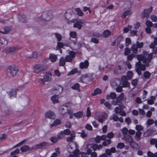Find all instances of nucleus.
Here are the masks:
<instances>
[{
    "instance_id": "obj_1",
    "label": "nucleus",
    "mask_w": 157,
    "mask_h": 157,
    "mask_svg": "<svg viewBox=\"0 0 157 157\" xmlns=\"http://www.w3.org/2000/svg\"><path fill=\"white\" fill-rule=\"evenodd\" d=\"M152 53L148 55L147 59L142 55L137 56V58L139 62L136 63L135 70L139 75H141V71H144L146 69V66H148L149 62L152 59Z\"/></svg>"
},
{
    "instance_id": "obj_2",
    "label": "nucleus",
    "mask_w": 157,
    "mask_h": 157,
    "mask_svg": "<svg viewBox=\"0 0 157 157\" xmlns=\"http://www.w3.org/2000/svg\"><path fill=\"white\" fill-rule=\"evenodd\" d=\"M18 72L17 68L14 67H9L6 71V74L8 77L12 78L15 76Z\"/></svg>"
},
{
    "instance_id": "obj_3",
    "label": "nucleus",
    "mask_w": 157,
    "mask_h": 157,
    "mask_svg": "<svg viewBox=\"0 0 157 157\" xmlns=\"http://www.w3.org/2000/svg\"><path fill=\"white\" fill-rule=\"evenodd\" d=\"M45 70L44 67L41 64H36L33 67V71L36 74L41 72Z\"/></svg>"
},
{
    "instance_id": "obj_4",
    "label": "nucleus",
    "mask_w": 157,
    "mask_h": 157,
    "mask_svg": "<svg viewBox=\"0 0 157 157\" xmlns=\"http://www.w3.org/2000/svg\"><path fill=\"white\" fill-rule=\"evenodd\" d=\"M91 76L88 74L83 75L80 78V81L85 83H87L91 82Z\"/></svg>"
},
{
    "instance_id": "obj_5",
    "label": "nucleus",
    "mask_w": 157,
    "mask_h": 157,
    "mask_svg": "<svg viewBox=\"0 0 157 157\" xmlns=\"http://www.w3.org/2000/svg\"><path fill=\"white\" fill-rule=\"evenodd\" d=\"M144 44L143 42L140 43L137 41L136 44H133L131 48V50L134 53H136L137 52L138 48H141L143 46Z\"/></svg>"
},
{
    "instance_id": "obj_6",
    "label": "nucleus",
    "mask_w": 157,
    "mask_h": 157,
    "mask_svg": "<svg viewBox=\"0 0 157 157\" xmlns=\"http://www.w3.org/2000/svg\"><path fill=\"white\" fill-rule=\"evenodd\" d=\"M85 21L83 19H77L73 25V27L75 28H77L79 29H80L82 27V25L85 23Z\"/></svg>"
},
{
    "instance_id": "obj_7",
    "label": "nucleus",
    "mask_w": 157,
    "mask_h": 157,
    "mask_svg": "<svg viewBox=\"0 0 157 157\" xmlns=\"http://www.w3.org/2000/svg\"><path fill=\"white\" fill-rule=\"evenodd\" d=\"M124 137L125 140L131 143V145L132 147H134V146H137V144L134 142H133V139L131 136L129 135H124Z\"/></svg>"
},
{
    "instance_id": "obj_8",
    "label": "nucleus",
    "mask_w": 157,
    "mask_h": 157,
    "mask_svg": "<svg viewBox=\"0 0 157 157\" xmlns=\"http://www.w3.org/2000/svg\"><path fill=\"white\" fill-rule=\"evenodd\" d=\"M49 145V143L46 142H41L39 144H38L34 145L33 147V149L34 150H35L37 148H42L43 147H45L48 146Z\"/></svg>"
},
{
    "instance_id": "obj_9",
    "label": "nucleus",
    "mask_w": 157,
    "mask_h": 157,
    "mask_svg": "<svg viewBox=\"0 0 157 157\" xmlns=\"http://www.w3.org/2000/svg\"><path fill=\"white\" fill-rule=\"evenodd\" d=\"M152 10V7H151L148 9L145 10L142 13V17L143 18H147L149 17V13L151 12Z\"/></svg>"
},
{
    "instance_id": "obj_10",
    "label": "nucleus",
    "mask_w": 157,
    "mask_h": 157,
    "mask_svg": "<svg viewBox=\"0 0 157 157\" xmlns=\"http://www.w3.org/2000/svg\"><path fill=\"white\" fill-rule=\"evenodd\" d=\"M121 80L122 82V86L123 87H129L130 85V83L128 82L127 77L125 75H123L121 77Z\"/></svg>"
},
{
    "instance_id": "obj_11",
    "label": "nucleus",
    "mask_w": 157,
    "mask_h": 157,
    "mask_svg": "<svg viewBox=\"0 0 157 157\" xmlns=\"http://www.w3.org/2000/svg\"><path fill=\"white\" fill-rule=\"evenodd\" d=\"M63 89L62 86L59 85H56L53 89V90L58 95L61 94L63 91Z\"/></svg>"
},
{
    "instance_id": "obj_12",
    "label": "nucleus",
    "mask_w": 157,
    "mask_h": 157,
    "mask_svg": "<svg viewBox=\"0 0 157 157\" xmlns=\"http://www.w3.org/2000/svg\"><path fill=\"white\" fill-rule=\"evenodd\" d=\"M45 116L46 117L52 119H54L56 117L54 113L51 111L46 112L45 113Z\"/></svg>"
},
{
    "instance_id": "obj_13",
    "label": "nucleus",
    "mask_w": 157,
    "mask_h": 157,
    "mask_svg": "<svg viewBox=\"0 0 157 157\" xmlns=\"http://www.w3.org/2000/svg\"><path fill=\"white\" fill-rule=\"evenodd\" d=\"M132 14V12L130 10L125 11L121 15V17L124 18L126 17H129Z\"/></svg>"
},
{
    "instance_id": "obj_14",
    "label": "nucleus",
    "mask_w": 157,
    "mask_h": 157,
    "mask_svg": "<svg viewBox=\"0 0 157 157\" xmlns=\"http://www.w3.org/2000/svg\"><path fill=\"white\" fill-rule=\"evenodd\" d=\"M67 107L66 106L63 105L60 106L59 112L61 114L64 115L67 112Z\"/></svg>"
},
{
    "instance_id": "obj_15",
    "label": "nucleus",
    "mask_w": 157,
    "mask_h": 157,
    "mask_svg": "<svg viewBox=\"0 0 157 157\" xmlns=\"http://www.w3.org/2000/svg\"><path fill=\"white\" fill-rule=\"evenodd\" d=\"M111 85L113 88H115L120 85V80L118 79H116L111 83Z\"/></svg>"
},
{
    "instance_id": "obj_16",
    "label": "nucleus",
    "mask_w": 157,
    "mask_h": 157,
    "mask_svg": "<svg viewBox=\"0 0 157 157\" xmlns=\"http://www.w3.org/2000/svg\"><path fill=\"white\" fill-rule=\"evenodd\" d=\"M43 19L41 20V21L44 20L46 21H49L52 18V16L50 13L44 14L43 15Z\"/></svg>"
},
{
    "instance_id": "obj_17",
    "label": "nucleus",
    "mask_w": 157,
    "mask_h": 157,
    "mask_svg": "<svg viewBox=\"0 0 157 157\" xmlns=\"http://www.w3.org/2000/svg\"><path fill=\"white\" fill-rule=\"evenodd\" d=\"M7 43L5 38L3 37H0V50L3 48Z\"/></svg>"
},
{
    "instance_id": "obj_18",
    "label": "nucleus",
    "mask_w": 157,
    "mask_h": 157,
    "mask_svg": "<svg viewBox=\"0 0 157 157\" xmlns=\"http://www.w3.org/2000/svg\"><path fill=\"white\" fill-rule=\"evenodd\" d=\"M70 136L68 137L67 139V141L68 142H70L75 140V134L73 131H72L70 133Z\"/></svg>"
},
{
    "instance_id": "obj_19",
    "label": "nucleus",
    "mask_w": 157,
    "mask_h": 157,
    "mask_svg": "<svg viewBox=\"0 0 157 157\" xmlns=\"http://www.w3.org/2000/svg\"><path fill=\"white\" fill-rule=\"evenodd\" d=\"M20 150L22 152H24L27 151H28L34 150V149H33V147L30 148L28 145H24L20 148Z\"/></svg>"
},
{
    "instance_id": "obj_20",
    "label": "nucleus",
    "mask_w": 157,
    "mask_h": 157,
    "mask_svg": "<svg viewBox=\"0 0 157 157\" xmlns=\"http://www.w3.org/2000/svg\"><path fill=\"white\" fill-rule=\"evenodd\" d=\"M89 65V63L87 60H85L84 62H81L80 64L81 68L83 69L87 68Z\"/></svg>"
},
{
    "instance_id": "obj_21",
    "label": "nucleus",
    "mask_w": 157,
    "mask_h": 157,
    "mask_svg": "<svg viewBox=\"0 0 157 157\" xmlns=\"http://www.w3.org/2000/svg\"><path fill=\"white\" fill-rule=\"evenodd\" d=\"M51 74L50 73H48L44 75V78L45 81L49 82L51 79Z\"/></svg>"
},
{
    "instance_id": "obj_22",
    "label": "nucleus",
    "mask_w": 157,
    "mask_h": 157,
    "mask_svg": "<svg viewBox=\"0 0 157 157\" xmlns=\"http://www.w3.org/2000/svg\"><path fill=\"white\" fill-rule=\"evenodd\" d=\"M124 106L123 105H121L117 107L115 109L116 113L117 114H119L121 113L122 109H123Z\"/></svg>"
},
{
    "instance_id": "obj_23",
    "label": "nucleus",
    "mask_w": 157,
    "mask_h": 157,
    "mask_svg": "<svg viewBox=\"0 0 157 157\" xmlns=\"http://www.w3.org/2000/svg\"><path fill=\"white\" fill-rule=\"evenodd\" d=\"M58 95H55L51 97V100L53 104H56L59 102Z\"/></svg>"
},
{
    "instance_id": "obj_24",
    "label": "nucleus",
    "mask_w": 157,
    "mask_h": 157,
    "mask_svg": "<svg viewBox=\"0 0 157 157\" xmlns=\"http://www.w3.org/2000/svg\"><path fill=\"white\" fill-rule=\"evenodd\" d=\"M102 118L98 119V121L101 123L104 122L107 119V115L105 113H103L101 114Z\"/></svg>"
},
{
    "instance_id": "obj_25",
    "label": "nucleus",
    "mask_w": 157,
    "mask_h": 157,
    "mask_svg": "<svg viewBox=\"0 0 157 157\" xmlns=\"http://www.w3.org/2000/svg\"><path fill=\"white\" fill-rule=\"evenodd\" d=\"M49 58L51 61L52 62H55L57 59V56L53 54H50Z\"/></svg>"
},
{
    "instance_id": "obj_26",
    "label": "nucleus",
    "mask_w": 157,
    "mask_h": 157,
    "mask_svg": "<svg viewBox=\"0 0 157 157\" xmlns=\"http://www.w3.org/2000/svg\"><path fill=\"white\" fill-rule=\"evenodd\" d=\"M10 97H15L16 94V90L14 89H13L9 90L8 92Z\"/></svg>"
},
{
    "instance_id": "obj_27",
    "label": "nucleus",
    "mask_w": 157,
    "mask_h": 157,
    "mask_svg": "<svg viewBox=\"0 0 157 157\" xmlns=\"http://www.w3.org/2000/svg\"><path fill=\"white\" fill-rule=\"evenodd\" d=\"M66 60L64 57H61L59 59V66H63L65 64Z\"/></svg>"
},
{
    "instance_id": "obj_28",
    "label": "nucleus",
    "mask_w": 157,
    "mask_h": 157,
    "mask_svg": "<svg viewBox=\"0 0 157 157\" xmlns=\"http://www.w3.org/2000/svg\"><path fill=\"white\" fill-rule=\"evenodd\" d=\"M83 113L82 112L79 111L77 113H73V115L77 118H79L82 117Z\"/></svg>"
},
{
    "instance_id": "obj_29",
    "label": "nucleus",
    "mask_w": 157,
    "mask_h": 157,
    "mask_svg": "<svg viewBox=\"0 0 157 157\" xmlns=\"http://www.w3.org/2000/svg\"><path fill=\"white\" fill-rule=\"evenodd\" d=\"M61 123V121L59 120L56 119L55 120L53 123L51 125V128L57 126L58 125L60 124Z\"/></svg>"
},
{
    "instance_id": "obj_30",
    "label": "nucleus",
    "mask_w": 157,
    "mask_h": 157,
    "mask_svg": "<svg viewBox=\"0 0 157 157\" xmlns=\"http://www.w3.org/2000/svg\"><path fill=\"white\" fill-rule=\"evenodd\" d=\"M116 97V95L115 93H110V95H107L106 96V98L109 99L110 98L112 99H115Z\"/></svg>"
},
{
    "instance_id": "obj_31",
    "label": "nucleus",
    "mask_w": 157,
    "mask_h": 157,
    "mask_svg": "<svg viewBox=\"0 0 157 157\" xmlns=\"http://www.w3.org/2000/svg\"><path fill=\"white\" fill-rule=\"evenodd\" d=\"M91 146V144H88L87 146V153L88 155L90 154L92 152V151L93 149H91L92 148Z\"/></svg>"
},
{
    "instance_id": "obj_32",
    "label": "nucleus",
    "mask_w": 157,
    "mask_h": 157,
    "mask_svg": "<svg viewBox=\"0 0 157 157\" xmlns=\"http://www.w3.org/2000/svg\"><path fill=\"white\" fill-rule=\"evenodd\" d=\"M102 91L101 90L99 89H96L94 90V92L92 93L93 96H94L96 95L99 94L101 93Z\"/></svg>"
},
{
    "instance_id": "obj_33",
    "label": "nucleus",
    "mask_w": 157,
    "mask_h": 157,
    "mask_svg": "<svg viewBox=\"0 0 157 157\" xmlns=\"http://www.w3.org/2000/svg\"><path fill=\"white\" fill-rule=\"evenodd\" d=\"M18 47H12L9 49V51L10 52H17L19 49Z\"/></svg>"
},
{
    "instance_id": "obj_34",
    "label": "nucleus",
    "mask_w": 157,
    "mask_h": 157,
    "mask_svg": "<svg viewBox=\"0 0 157 157\" xmlns=\"http://www.w3.org/2000/svg\"><path fill=\"white\" fill-rule=\"evenodd\" d=\"M20 21L24 23L26 22L25 16L24 15H22L19 17Z\"/></svg>"
},
{
    "instance_id": "obj_35",
    "label": "nucleus",
    "mask_w": 157,
    "mask_h": 157,
    "mask_svg": "<svg viewBox=\"0 0 157 157\" xmlns=\"http://www.w3.org/2000/svg\"><path fill=\"white\" fill-rule=\"evenodd\" d=\"M142 134L140 131H137L136 133V139L137 140H139L140 139V136Z\"/></svg>"
},
{
    "instance_id": "obj_36",
    "label": "nucleus",
    "mask_w": 157,
    "mask_h": 157,
    "mask_svg": "<svg viewBox=\"0 0 157 157\" xmlns=\"http://www.w3.org/2000/svg\"><path fill=\"white\" fill-rule=\"evenodd\" d=\"M75 10L78 15L81 16L83 15V14L82 11L79 8H78L75 9Z\"/></svg>"
},
{
    "instance_id": "obj_37",
    "label": "nucleus",
    "mask_w": 157,
    "mask_h": 157,
    "mask_svg": "<svg viewBox=\"0 0 157 157\" xmlns=\"http://www.w3.org/2000/svg\"><path fill=\"white\" fill-rule=\"evenodd\" d=\"M111 143V140L110 139H108L104 141L102 143V144L104 146H107L110 144Z\"/></svg>"
},
{
    "instance_id": "obj_38",
    "label": "nucleus",
    "mask_w": 157,
    "mask_h": 157,
    "mask_svg": "<svg viewBox=\"0 0 157 157\" xmlns=\"http://www.w3.org/2000/svg\"><path fill=\"white\" fill-rule=\"evenodd\" d=\"M133 76V74L131 71H128L127 74V76L129 79H131Z\"/></svg>"
},
{
    "instance_id": "obj_39",
    "label": "nucleus",
    "mask_w": 157,
    "mask_h": 157,
    "mask_svg": "<svg viewBox=\"0 0 157 157\" xmlns=\"http://www.w3.org/2000/svg\"><path fill=\"white\" fill-rule=\"evenodd\" d=\"M151 76V73L148 71H146L144 72V76L145 78H149Z\"/></svg>"
},
{
    "instance_id": "obj_40",
    "label": "nucleus",
    "mask_w": 157,
    "mask_h": 157,
    "mask_svg": "<svg viewBox=\"0 0 157 157\" xmlns=\"http://www.w3.org/2000/svg\"><path fill=\"white\" fill-rule=\"evenodd\" d=\"M63 132V134L66 135H70V133H71V131L70 130V129H66L65 130H64L63 131H62Z\"/></svg>"
},
{
    "instance_id": "obj_41",
    "label": "nucleus",
    "mask_w": 157,
    "mask_h": 157,
    "mask_svg": "<svg viewBox=\"0 0 157 157\" xmlns=\"http://www.w3.org/2000/svg\"><path fill=\"white\" fill-rule=\"evenodd\" d=\"M111 34V32L108 30H105L103 33L104 36L105 37H108Z\"/></svg>"
},
{
    "instance_id": "obj_42",
    "label": "nucleus",
    "mask_w": 157,
    "mask_h": 157,
    "mask_svg": "<svg viewBox=\"0 0 157 157\" xmlns=\"http://www.w3.org/2000/svg\"><path fill=\"white\" fill-rule=\"evenodd\" d=\"M118 117L115 114H114L113 115L112 117H111L110 118V120H113L115 121H118Z\"/></svg>"
},
{
    "instance_id": "obj_43",
    "label": "nucleus",
    "mask_w": 157,
    "mask_h": 157,
    "mask_svg": "<svg viewBox=\"0 0 157 157\" xmlns=\"http://www.w3.org/2000/svg\"><path fill=\"white\" fill-rule=\"evenodd\" d=\"M124 98V94L123 93H121V94L119 95V97L117 98V100L120 102Z\"/></svg>"
},
{
    "instance_id": "obj_44",
    "label": "nucleus",
    "mask_w": 157,
    "mask_h": 157,
    "mask_svg": "<svg viewBox=\"0 0 157 157\" xmlns=\"http://www.w3.org/2000/svg\"><path fill=\"white\" fill-rule=\"evenodd\" d=\"M124 143H119L117 146V148L122 149L124 147Z\"/></svg>"
},
{
    "instance_id": "obj_45",
    "label": "nucleus",
    "mask_w": 157,
    "mask_h": 157,
    "mask_svg": "<svg viewBox=\"0 0 157 157\" xmlns=\"http://www.w3.org/2000/svg\"><path fill=\"white\" fill-rule=\"evenodd\" d=\"M10 30V29L8 27H6L4 29V31H1L0 32L3 34H6L8 33Z\"/></svg>"
},
{
    "instance_id": "obj_46",
    "label": "nucleus",
    "mask_w": 157,
    "mask_h": 157,
    "mask_svg": "<svg viewBox=\"0 0 157 157\" xmlns=\"http://www.w3.org/2000/svg\"><path fill=\"white\" fill-rule=\"evenodd\" d=\"M70 36L72 38H75L77 36V33L75 32L72 31L70 32Z\"/></svg>"
},
{
    "instance_id": "obj_47",
    "label": "nucleus",
    "mask_w": 157,
    "mask_h": 157,
    "mask_svg": "<svg viewBox=\"0 0 157 157\" xmlns=\"http://www.w3.org/2000/svg\"><path fill=\"white\" fill-rule=\"evenodd\" d=\"M69 56L73 59L75 57L76 53L75 52L73 51H70L69 53Z\"/></svg>"
},
{
    "instance_id": "obj_48",
    "label": "nucleus",
    "mask_w": 157,
    "mask_h": 157,
    "mask_svg": "<svg viewBox=\"0 0 157 157\" xmlns=\"http://www.w3.org/2000/svg\"><path fill=\"white\" fill-rule=\"evenodd\" d=\"M64 136V135L62 131L57 136V138L58 140L62 139Z\"/></svg>"
},
{
    "instance_id": "obj_49",
    "label": "nucleus",
    "mask_w": 157,
    "mask_h": 157,
    "mask_svg": "<svg viewBox=\"0 0 157 157\" xmlns=\"http://www.w3.org/2000/svg\"><path fill=\"white\" fill-rule=\"evenodd\" d=\"M38 56V53L37 52H34L33 53L32 55L31 56H30L27 57L28 59H31L32 58H36Z\"/></svg>"
},
{
    "instance_id": "obj_50",
    "label": "nucleus",
    "mask_w": 157,
    "mask_h": 157,
    "mask_svg": "<svg viewBox=\"0 0 157 157\" xmlns=\"http://www.w3.org/2000/svg\"><path fill=\"white\" fill-rule=\"evenodd\" d=\"M136 129L137 131H140L143 130V128L141 125H137L136 126Z\"/></svg>"
},
{
    "instance_id": "obj_51",
    "label": "nucleus",
    "mask_w": 157,
    "mask_h": 157,
    "mask_svg": "<svg viewBox=\"0 0 157 157\" xmlns=\"http://www.w3.org/2000/svg\"><path fill=\"white\" fill-rule=\"evenodd\" d=\"M121 131L124 135H127L126 134L128 132V130L126 128L124 127L121 130Z\"/></svg>"
},
{
    "instance_id": "obj_52",
    "label": "nucleus",
    "mask_w": 157,
    "mask_h": 157,
    "mask_svg": "<svg viewBox=\"0 0 157 157\" xmlns=\"http://www.w3.org/2000/svg\"><path fill=\"white\" fill-rule=\"evenodd\" d=\"M49 140L51 141V142L53 143L56 142L58 139L57 137L55 136H53L49 138Z\"/></svg>"
},
{
    "instance_id": "obj_53",
    "label": "nucleus",
    "mask_w": 157,
    "mask_h": 157,
    "mask_svg": "<svg viewBox=\"0 0 157 157\" xmlns=\"http://www.w3.org/2000/svg\"><path fill=\"white\" fill-rule=\"evenodd\" d=\"M80 85L78 83H76L73 85L71 88L74 90H78L79 88Z\"/></svg>"
},
{
    "instance_id": "obj_54",
    "label": "nucleus",
    "mask_w": 157,
    "mask_h": 157,
    "mask_svg": "<svg viewBox=\"0 0 157 157\" xmlns=\"http://www.w3.org/2000/svg\"><path fill=\"white\" fill-rule=\"evenodd\" d=\"M104 105L105 106L109 109H112V105L109 102H106L105 103Z\"/></svg>"
},
{
    "instance_id": "obj_55",
    "label": "nucleus",
    "mask_w": 157,
    "mask_h": 157,
    "mask_svg": "<svg viewBox=\"0 0 157 157\" xmlns=\"http://www.w3.org/2000/svg\"><path fill=\"white\" fill-rule=\"evenodd\" d=\"M65 59L67 62H71L73 60L69 55L67 56Z\"/></svg>"
},
{
    "instance_id": "obj_56",
    "label": "nucleus",
    "mask_w": 157,
    "mask_h": 157,
    "mask_svg": "<svg viewBox=\"0 0 157 157\" xmlns=\"http://www.w3.org/2000/svg\"><path fill=\"white\" fill-rule=\"evenodd\" d=\"M132 29V26L128 25L127 27H125L124 29V33H126L130 30Z\"/></svg>"
},
{
    "instance_id": "obj_57",
    "label": "nucleus",
    "mask_w": 157,
    "mask_h": 157,
    "mask_svg": "<svg viewBox=\"0 0 157 157\" xmlns=\"http://www.w3.org/2000/svg\"><path fill=\"white\" fill-rule=\"evenodd\" d=\"M78 71L76 69H74L71 71L68 74V75H74L75 73H76Z\"/></svg>"
},
{
    "instance_id": "obj_58",
    "label": "nucleus",
    "mask_w": 157,
    "mask_h": 157,
    "mask_svg": "<svg viewBox=\"0 0 157 157\" xmlns=\"http://www.w3.org/2000/svg\"><path fill=\"white\" fill-rule=\"evenodd\" d=\"M107 136L109 138L112 139L114 137V134L112 132H110L108 133Z\"/></svg>"
},
{
    "instance_id": "obj_59",
    "label": "nucleus",
    "mask_w": 157,
    "mask_h": 157,
    "mask_svg": "<svg viewBox=\"0 0 157 157\" xmlns=\"http://www.w3.org/2000/svg\"><path fill=\"white\" fill-rule=\"evenodd\" d=\"M154 122V120L153 119H148L146 123V124L148 126L152 124Z\"/></svg>"
},
{
    "instance_id": "obj_60",
    "label": "nucleus",
    "mask_w": 157,
    "mask_h": 157,
    "mask_svg": "<svg viewBox=\"0 0 157 157\" xmlns=\"http://www.w3.org/2000/svg\"><path fill=\"white\" fill-rule=\"evenodd\" d=\"M131 52L129 48H126L125 50L124 55L125 56L128 55Z\"/></svg>"
},
{
    "instance_id": "obj_61",
    "label": "nucleus",
    "mask_w": 157,
    "mask_h": 157,
    "mask_svg": "<svg viewBox=\"0 0 157 157\" xmlns=\"http://www.w3.org/2000/svg\"><path fill=\"white\" fill-rule=\"evenodd\" d=\"M126 46H128L131 43V40L129 38H126L125 39Z\"/></svg>"
},
{
    "instance_id": "obj_62",
    "label": "nucleus",
    "mask_w": 157,
    "mask_h": 157,
    "mask_svg": "<svg viewBox=\"0 0 157 157\" xmlns=\"http://www.w3.org/2000/svg\"><path fill=\"white\" fill-rule=\"evenodd\" d=\"M55 35L56 37L57 38L58 41H59L61 40L62 36L60 34H59L57 33H55Z\"/></svg>"
},
{
    "instance_id": "obj_63",
    "label": "nucleus",
    "mask_w": 157,
    "mask_h": 157,
    "mask_svg": "<svg viewBox=\"0 0 157 157\" xmlns=\"http://www.w3.org/2000/svg\"><path fill=\"white\" fill-rule=\"evenodd\" d=\"M81 136L82 138H84L86 137L87 135L84 130H82L81 133Z\"/></svg>"
},
{
    "instance_id": "obj_64",
    "label": "nucleus",
    "mask_w": 157,
    "mask_h": 157,
    "mask_svg": "<svg viewBox=\"0 0 157 157\" xmlns=\"http://www.w3.org/2000/svg\"><path fill=\"white\" fill-rule=\"evenodd\" d=\"M156 143H157V139H152L150 140V143L151 144L153 145L155 144Z\"/></svg>"
}]
</instances>
